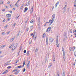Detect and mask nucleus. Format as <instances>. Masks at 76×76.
Here are the masks:
<instances>
[{
    "mask_svg": "<svg viewBox=\"0 0 76 76\" xmlns=\"http://www.w3.org/2000/svg\"><path fill=\"white\" fill-rule=\"evenodd\" d=\"M25 60L23 61V65L22 66V65H20L19 66H17L18 68H22V67H24V66H25Z\"/></svg>",
    "mask_w": 76,
    "mask_h": 76,
    "instance_id": "obj_1",
    "label": "nucleus"
},
{
    "mask_svg": "<svg viewBox=\"0 0 76 76\" xmlns=\"http://www.w3.org/2000/svg\"><path fill=\"white\" fill-rule=\"evenodd\" d=\"M54 19H55V14H53L52 17V20H51L52 21V23H53V22H54Z\"/></svg>",
    "mask_w": 76,
    "mask_h": 76,
    "instance_id": "obj_2",
    "label": "nucleus"
},
{
    "mask_svg": "<svg viewBox=\"0 0 76 76\" xmlns=\"http://www.w3.org/2000/svg\"><path fill=\"white\" fill-rule=\"evenodd\" d=\"M56 45L57 47H59V45H58V38H56Z\"/></svg>",
    "mask_w": 76,
    "mask_h": 76,
    "instance_id": "obj_3",
    "label": "nucleus"
},
{
    "mask_svg": "<svg viewBox=\"0 0 76 76\" xmlns=\"http://www.w3.org/2000/svg\"><path fill=\"white\" fill-rule=\"evenodd\" d=\"M49 41H50L51 43H53V42L54 41V39L52 38H49Z\"/></svg>",
    "mask_w": 76,
    "mask_h": 76,
    "instance_id": "obj_4",
    "label": "nucleus"
},
{
    "mask_svg": "<svg viewBox=\"0 0 76 76\" xmlns=\"http://www.w3.org/2000/svg\"><path fill=\"white\" fill-rule=\"evenodd\" d=\"M30 63V61H29L28 62V63L27 64V67L28 69H29V66H30V64H29Z\"/></svg>",
    "mask_w": 76,
    "mask_h": 76,
    "instance_id": "obj_5",
    "label": "nucleus"
},
{
    "mask_svg": "<svg viewBox=\"0 0 76 76\" xmlns=\"http://www.w3.org/2000/svg\"><path fill=\"white\" fill-rule=\"evenodd\" d=\"M51 28L50 27H49L46 30V32H48L49 31H50V30H51Z\"/></svg>",
    "mask_w": 76,
    "mask_h": 76,
    "instance_id": "obj_6",
    "label": "nucleus"
},
{
    "mask_svg": "<svg viewBox=\"0 0 76 76\" xmlns=\"http://www.w3.org/2000/svg\"><path fill=\"white\" fill-rule=\"evenodd\" d=\"M19 72H20V70H18L17 71H16L14 73V74L15 75H18V74L19 73Z\"/></svg>",
    "mask_w": 76,
    "mask_h": 76,
    "instance_id": "obj_7",
    "label": "nucleus"
},
{
    "mask_svg": "<svg viewBox=\"0 0 76 76\" xmlns=\"http://www.w3.org/2000/svg\"><path fill=\"white\" fill-rule=\"evenodd\" d=\"M12 15L10 14H7L6 15V16L7 17V18H10V17H11Z\"/></svg>",
    "mask_w": 76,
    "mask_h": 76,
    "instance_id": "obj_8",
    "label": "nucleus"
},
{
    "mask_svg": "<svg viewBox=\"0 0 76 76\" xmlns=\"http://www.w3.org/2000/svg\"><path fill=\"white\" fill-rule=\"evenodd\" d=\"M52 58L53 59V60L54 61H55V60H56V59L55 58V56H54V55H53V57H52Z\"/></svg>",
    "mask_w": 76,
    "mask_h": 76,
    "instance_id": "obj_9",
    "label": "nucleus"
},
{
    "mask_svg": "<svg viewBox=\"0 0 76 76\" xmlns=\"http://www.w3.org/2000/svg\"><path fill=\"white\" fill-rule=\"evenodd\" d=\"M38 21L39 22V23H41V19H40V17H38L37 18Z\"/></svg>",
    "mask_w": 76,
    "mask_h": 76,
    "instance_id": "obj_10",
    "label": "nucleus"
},
{
    "mask_svg": "<svg viewBox=\"0 0 76 76\" xmlns=\"http://www.w3.org/2000/svg\"><path fill=\"white\" fill-rule=\"evenodd\" d=\"M28 10V7H26L25 8V10H24V12H26Z\"/></svg>",
    "mask_w": 76,
    "mask_h": 76,
    "instance_id": "obj_11",
    "label": "nucleus"
},
{
    "mask_svg": "<svg viewBox=\"0 0 76 76\" xmlns=\"http://www.w3.org/2000/svg\"><path fill=\"white\" fill-rule=\"evenodd\" d=\"M63 57H66V54L65 53V51H63Z\"/></svg>",
    "mask_w": 76,
    "mask_h": 76,
    "instance_id": "obj_12",
    "label": "nucleus"
},
{
    "mask_svg": "<svg viewBox=\"0 0 76 76\" xmlns=\"http://www.w3.org/2000/svg\"><path fill=\"white\" fill-rule=\"evenodd\" d=\"M20 34V31L18 33V34H17V36L18 37L19 36Z\"/></svg>",
    "mask_w": 76,
    "mask_h": 76,
    "instance_id": "obj_13",
    "label": "nucleus"
},
{
    "mask_svg": "<svg viewBox=\"0 0 76 76\" xmlns=\"http://www.w3.org/2000/svg\"><path fill=\"white\" fill-rule=\"evenodd\" d=\"M46 45H48V37H46Z\"/></svg>",
    "mask_w": 76,
    "mask_h": 76,
    "instance_id": "obj_14",
    "label": "nucleus"
},
{
    "mask_svg": "<svg viewBox=\"0 0 76 76\" xmlns=\"http://www.w3.org/2000/svg\"><path fill=\"white\" fill-rule=\"evenodd\" d=\"M52 22L53 21L51 20H49V23H50V25H52V23H52Z\"/></svg>",
    "mask_w": 76,
    "mask_h": 76,
    "instance_id": "obj_15",
    "label": "nucleus"
},
{
    "mask_svg": "<svg viewBox=\"0 0 76 76\" xmlns=\"http://www.w3.org/2000/svg\"><path fill=\"white\" fill-rule=\"evenodd\" d=\"M15 36L13 37V38H12V39H11V42H12V41H13V40H14V39H15Z\"/></svg>",
    "mask_w": 76,
    "mask_h": 76,
    "instance_id": "obj_16",
    "label": "nucleus"
},
{
    "mask_svg": "<svg viewBox=\"0 0 76 76\" xmlns=\"http://www.w3.org/2000/svg\"><path fill=\"white\" fill-rule=\"evenodd\" d=\"M64 10L63 11V13H64L65 12H66V8L64 7L63 8Z\"/></svg>",
    "mask_w": 76,
    "mask_h": 76,
    "instance_id": "obj_17",
    "label": "nucleus"
},
{
    "mask_svg": "<svg viewBox=\"0 0 76 76\" xmlns=\"http://www.w3.org/2000/svg\"><path fill=\"white\" fill-rule=\"evenodd\" d=\"M75 48L76 47H75L74 46L72 48L73 51H74V50H75Z\"/></svg>",
    "mask_w": 76,
    "mask_h": 76,
    "instance_id": "obj_18",
    "label": "nucleus"
},
{
    "mask_svg": "<svg viewBox=\"0 0 76 76\" xmlns=\"http://www.w3.org/2000/svg\"><path fill=\"white\" fill-rule=\"evenodd\" d=\"M17 70H18V69H14L12 71V73H13V72H16V71H17Z\"/></svg>",
    "mask_w": 76,
    "mask_h": 76,
    "instance_id": "obj_19",
    "label": "nucleus"
},
{
    "mask_svg": "<svg viewBox=\"0 0 76 76\" xmlns=\"http://www.w3.org/2000/svg\"><path fill=\"white\" fill-rule=\"evenodd\" d=\"M34 19H32L30 21V23H34Z\"/></svg>",
    "mask_w": 76,
    "mask_h": 76,
    "instance_id": "obj_20",
    "label": "nucleus"
},
{
    "mask_svg": "<svg viewBox=\"0 0 76 76\" xmlns=\"http://www.w3.org/2000/svg\"><path fill=\"white\" fill-rule=\"evenodd\" d=\"M26 71V69H25V68H23V73L25 72Z\"/></svg>",
    "mask_w": 76,
    "mask_h": 76,
    "instance_id": "obj_21",
    "label": "nucleus"
},
{
    "mask_svg": "<svg viewBox=\"0 0 76 76\" xmlns=\"http://www.w3.org/2000/svg\"><path fill=\"white\" fill-rule=\"evenodd\" d=\"M6 46V45H2L1 47V48H4V47H5Z\"/></svg>",
    "mask_w": 76,
    "mask_h": 76,
    "instance_id": "obj_22",
    "label": "nucleus"
},
{
    "mask_svg": "<svg viewBox=\"0 0 76 76\" xmlns=\"http://www.w3.org/2000/svg\"><path fill=\"white\" fill-rule=\"evenodd\" d=\"M64 39H65L64 38H67V35L64 36Z\"/></svg>",
    "mask_w": 76,
    "mask_h": 76,
    "instance_id": "obj_23",
    "label": "nucleus"
},
{
    "mask_svg": "<svg viewBox=\"0 0 76 76\" xmlns=\"http://www.w3.org/2000/svg\"><path fill=\"white\" fill-rule=\"evenodd\" d=\"M33 11H34V10H31L30 14H32V13H33Z\"/></svg>",
    "mask_w": 76,
    "mask_h": 76,
    "instance_id": "obj_24",
    "label": "nucleus"
},
{
    "mask_svg": "<svg viewBox=\"0 0 76 76\" xmlns=\"http://www.w3.org/2000/svg\"><path fill=\"white\" fill-rule=\"evenodd\" d=\"M19 17V15H17L16 17V19H18V18Z\"/></svg>",
    "mask_w": 76,
    "mask_h": 76,
    "instance_id": "obj_25",
    "label": "nucleus"
},
{
    "mask_svg": "<svg viewBox=\"0 0 76 76\" xmlns=\"http://www.w3.org/2000/svg\"><path fill=\"white\" fill-rule=\"evenodd\" d=\"M69 50H70V51H72V48L71 47H70L69 48Z\"/></svg>",
    "mask_w": 76,
    "mask_h": 76,
    "instance_id": "obj_26",
    "label": "nucleus"
},
{
    "mask_svg": "<svg viewBox=\"0 0 76 76\" xmlns=\"http://www.w3.org/2000/svg\"><path fill=\"white\" fill-rule=\"evenodd\" d=\"M30 29H33V26H32L30 27Z\"/></svg>",
    "mask_w": 76,
    "mask_h": 76,
    "instance_id": "obj_27",
    "label": "nucleus"
},
{
    "mask_svg": "<svg viewBox=\"0 0 76 76\" xmlns=\"http://www.w3.org/2000/svg\"><path fill=\"white\" fill-rule=\"evenodd\" d=\"M27 56H29V51L27 52Z\"/></svg>",
    "mask_w": 76,
    "mask_h": 76,
    "instance_id": "obj_28",
    "label": "nucleus"
},
{
    "mask_svg": "<svg viewBox=\"0 0 76 76\" xmlns=\"http://www.w3.org/2000/svg\"><path fill=\"white\" fill-rule=\"evenodd\" d=\"M62 50L63 52L65 51L64 50V48L63 47H62Z\"/></svg>",
    "mask_w": 76,
    "mask_h": 76,
    "instance_id": "obj_29",
    "label": "nucleus"
},
{
    "mask_svg": "<svg viewBox=\"0 0 76 76\" xmlns=\"http://www.w3.org/2000/svg\"><path fill=\"white\" fill-rule=\"evenodd\" d=\"M4 72L6 74L7 73V72H8V71L7 70H6L5 71H4Z\"/></svg>",
    "mask_w": 76,
    "mask_h": 76,
    "instance_id": "obj_30",
    "label": "nucleus"
},
{
    "mask_svg": "<svg viewBox=\"0 0 76 76\" xmlns=\"http://www.w3.org/2000/svg\"><path fill=\"white\" fill-rule=\"evenodd\" d=\"M20 50H22V46H20Z\"/></svg>",
    "mask_w": 76,
    "mask_h": 76,
    "instance_id": "obj_31",
    "label": "nucleus"
},
{
    "mask_svg": "<svg viewBox=\"0 0 76 76\" xmlns=\"http://www.w3.org/2000/svg\"><path fill=\"white\" fill-rule=\"evenodd\" d=\"M28 19H27L26 20L25 22V23H27V22H28Z\"/></svg>",
    "mask_w": 76,
    "mask_h": 76,
    "instance_id": "obj_32",
    "label": "nucleus"
},
{
    "mask_svg": "<svg viewBox=\"0 0 76 76\" xmlns=\"http://www.w3.org/2000/svg\"><path fill=\"white\" fill-rule=\"evenodd\" d=\"M75 33H76V30L75 29H74L73 30V33H75Z\"/></svg>",
    "mask_w": 76,
    "mask_h": 76,
    "instance_id": "obj_33",
    "label": "nucleus"
},
{
    "mask_svg": "<svg viewBox=\"0 0 76 76\" xmlns=\"http://www.w3.org/2000/svg\"><path fill=\"white\" fill-rule=\"evenodd\" d=\"M43 35V38H44V37H45V33H44Z\"/></svg>",
    "mask_w": 76,
    "mask_h": 76,
    "instance_id": "obj_34",
    "label": "nucleus"
},
{
    "mask_svg": "<svg viewBox=\"0 0 76 76\" xmlns=\"http://www.w3.org/2000/svg\"><path fill=\"white\" fill-rule=\"evenodd\" d=\"M64 76V71H63V76Z\"/></svg>",
    "mask_w": 76,
    "mask_h": 76,
    "instance_id": "obj_35",
    "label": "nucleus"
},
{
    "mask_svg": "<svg viewBox=\"0 0 76 76\" xmlns=\"http://www.w3.org/2000/svg\"><path fill=\"white\" fill-rule=\"evenodd\" d=\"M15 50V47H13L12 49V50L13 51V50Z\"/></svg>",
    "mask_w": 76,
    "mask_h": 76,
    "instance_id": "obj_36",
    "label": "nucleus"
},
{
    "mask_svg": "<svg viewBox=\"0 0 76 76\" xmlns=\"http://www.w3.org/2000/svg\"><path fill=\"white\" fill-rule=\"evenodd\" d=\"M74 54L75 56L76 57V52H75L74 53Z\"/></svg>",
    "mask_w": 76,
    "mask_h": 76,
    "instance_id": "obj_37",
    "label": "nucleus"
},
{
    "mask_svg": "<svg viewBox=\"0 0 76 76\" xmlns=\"http://www.w3.org/2000/svg\"><path fill=\"white\" fill-rule=\"evenodd\" d=\"M51 66H52V65H51L49 66H48V69L50 68L51 67Z\"/></svg>",
    "mask_w": 76,
    "mask_h": 76,
    "instance_id": "obj_38",
    "label": "nucleus"
},
{
    "mask_svg": "<svg viewBox=\"0 0 76 76\" xmlns=\"http://www.w3.org/2000/svg\"><path fill=\"white\" fill-rule=\"evenodd\" d=\"M32 42V40L31 41V40H29V44H31V42Z\"/></svg>",
    "mask_w": 76,
    "mask_h": 76,
    "instance_id": "obj_39",
    "label": "nucleus"
},
{
    "mask_svg": "<svg viewBox=\"0 0 76 76\" xmlns=\"http://www.w3.org/2000/svg\"><path fill=\"white\" fill-rule=\"evenodd\" d=\"M23 53H24V54H25V53H26V50H25L24 51H23Z\"/></svg>",
    "mask_w": 76,
    "mask_h": 76,
    "instance_id": "obj_40",
    "label": "nucleus"
},
{
    "mask_svg": "<svg viewBox=\"0 0 76 76\" xmlns=\"http://www.w3.org/2000/svg\"><path fill=\"white\" fill-rule=\"evenodd\" d=\"M64 58V61H65L66 60V57H63Z\"/></svg>",
    "mask_w": 76,
    "mask_h": 76,
    "instance_id": "obj_41",
    "label": "nucleus"
},
{
    "mask_svg": "<svg viewBox=\"0 0 76 76\" xmlns=\"http://www.w3.org/2000/svg\"><path fill=\"white\" fill-rule=\"evenodd\" d=\"M60 74V71H57V74Z\"/></svg>",
    "mask_w": 76,
    "mask_h": 76,
    "instance_id": "obj_42",
    "label": "nucleus"
},
{
    "mask_svg": "<svg viewBox=\"0 0 76 76\" xmlns=\"http://www.w3.org/2000/svg\"><path fill=\"white\" fill-rule=\"evenodd\" d=\"M37 51H38V48H37L35 50V52H37Z\"/></svg>",
    "mask_w": 76,
    "mask_h": 76,
    "instance_id": "obj_43",
    "label": "nucleus"
},
{
    "mask_svg": "<svg viewBox=\"0 0 76 76\" xmlns=\"http://www.w3.org/2000/svg\"><path fill=\"white\" fill-rule=\"evenodd\" d=\"M72 31H73L72 30V29H71L70 31V32L71 34L72 33Z\"/></svg>",
    "mask_w": 76,
    "mask_h": 76,
    "instance_id": "obj_44",
    "label": "nucleus"
},
{
    "mask_svg": "<svg viewBox=\"0 0 76 76\" xmlns=\"http://www.w3.org/2000/svg\"><path fill=\"white\" fill-rule=\"evenodd\" d=\"M74 4L76 5V0H75L74 2Z\"/></svg>",
    "mask_w": 76,
    "mask_h": 76,
    "instance_id": "obj_45",
    "label": "nucleus"
},
{
    "mask_svg": "<svg viewBox=\"0 0 76 76\" xmlns=\"http://www.w3.org/2000/svg\"><path fill=\"white\" fill-rule=\"evenodd\" d=\"M9 12H10V13H12V11L11 10L9 11Z\"/></svg>",
    "mask_w": 76,
    "mask_h": 76,
    "instance_id": "obj_46",
    "label": "nucleus"
},
{
    "mask_svg": "<svg viewBox=\"0 0 76 76\" xmlns=\"http://www.w3.org/2000/svg\"><path fill=\"white\" fill-rule=\"evenodd\" d=\"M7 68H8V69L9 68V69H10L11 68V66H9L8 67H7Z\"/></svg>",
    "mask_w": 76,
    "mask_h": 76,
    "instance_id": "obj_47",
    "label": "nucleus"
},
{
    "mask_svg": "<svg viewBox=\"0 0 76 76\" xmlns=\"http://www.w3.org/2000/svg\"><path fill=\"white\" fill-rule=\"evenodd\" d=\"M5 10H6L5 9H3V10H2V12H4V11H5Z\"/></svg>",
    "mask_w": 76,
    "mask_h": 76,
    "instance_id": "obj_48",
    "label": "nucleus"
},
{
    "mask_svg": "<svg viewBox=\"0 0 76 76\" xmlns=\"http://www.w3.org/2000/svg\"><path fill=\"white\" fill-rule=\"evenodd\" d=\"M65 35H67V34H66V32H65L64 34V36Z\"/></svg>",
    "mask_w": 76,
    "mask_h": 76,
    "instance_id": "obj_49",
    "label": "nucleus"
},
{
    "mask_svg": "<svg viewBox=\"0 0 76 76\" xmlns=\"http://www.w3.org/2000/svg\"><path fill=\"white\" fill-rule=\"evenodd\" d=\"M58 3H59V1H58L56 4L57 5L58 4Z\"/></svg>",
    "mask_w": 76,
    "mask_h": 76,
    "instance_id": "obj_50",
    "label": "nucleus"
},
{
    "mask_svg": "<svg viewBox=\"0 0 76 76\" xmlns=\"http://www.w3.org/2000/svg\"><path fill=\"white\" fill-rule=\"evenodd\" d=\"M4 74H5V72H4L2 73L1 75H4Z\"/></svg>",
    "mask_w": 76,
    "mask_h": 76,
    "instance_id": "obj_51",
    "label": "nucleus"
},
{
    "mask_svg": "<svg viewBox=\"0 0 76 76\" xmlns=\"http://www.w3.org/2000/svg\"><path fill=\"white\" fill-rule=\"evenodd\" d=\"M57 4H55V7H57Z\"/></svg>",
    "mask_w": 76,
    "mask_h": 76,
    "instance_id": "obj_52",
    "label": "nucleus"
},
{
    "mask_svg": "<svg viewBox=\"0 0 76 76\" xmlns=\"http://www.w3.org/2000/svg\"><path fill=\"white\" fill-rule=\"evenodd\" d=\"M10 19H11V18H8L7 19V21H9L10 20Z\"/></svg>",
    "mask_w": 76,
    "mask_h": 76,
    "instance_id": "obj_53",
    "label": "nucleus"
},
{
    "mask_svg": "<svg viewBox=\"0 0 76 76\" xmlns=\"http://www.w3.org/2000/svg\"><path fill=\"white\" fill-rule=\"evenodd\" d=\"M7 64H7V63H6L4 64V66H6V65H7Z\"/></svg>",
    "mask_w": 76,
    "mask_h": 76,
    "instance_id": "obj_54",
    "label": "nucleus"
},
{
    "mask_svg": "<svg viewBox=\"0 0 76 76\" xmlns=\"http://www.w3.org/2000/svg\"><path fill=\"white\" fill-rule=\"evenodd\" d=\"M31 10H34V8L32 7L31 9Z\"/></svg>",
    "mask_w": 76,
    "mask_h": 76,
    "instance_id": "obj_55",
    "label": "nucleus"
},
{
    "mask_svg": "<svg viewBox=\"0 0 76 76\" xmlns=\"http://www.w3.org/2000/svg\"><path fill=\"white\" fill-rule=\"evenodd\" d=\"M15 25H16V23H14L13 26H15Z\"/></svg>",
    "mask_w": 76,
    "mask_h": 76,
    "instance_id": "obj_56",
    "label": "nucleus"
},
{
    "mask_svg": "<svg viewBox=\"0 0 76 76\" xmlns=\"http://www.w3.org/2000/svg\"><path fill=\"white\" fill-rule=\"evenodd\" d=\"M5 7H6V8H7V9H8V8L9 7V6H6V7L5 6Z\"/></svg>",
    "mask_w": 76,
    "mask_h": 76,
    "instance_id": "obj_57",
    "label": "nucleus"
},
{
    "mask_svg": "<svg viewBox=\"0 0 76 76\" xmlns=\"http://www.w3.org/2000/svg\"><path fill=\"white\" fill-rule=\"evenodd\" d=\"M75 64H76V62H74L73 64V66H75Z\"/></svg>",
    "mask_w": 76,
    "mask_h": 76,
    "instance_id": "obj_58",
    "label": "nucleus"
},
{
    "mask_svg": "<svg viewBox=\"0 0 76 76\" xmlns=\"http://www.w3.org/2000/svg\"><path fill=\"white\" fill-rule=\"evenodd\" d=\"M8 26L7 25L5 27H4V28H7Z\"/></svg>",
    "mask_w": 76,
    "mask_h": 76,
    "instance_id": "obj_59",
    "label": "nucleus"
},
{
    "mask_svg": "<svg viewBox=\"0 0 76 76\" xmlns=\"http://www.w3.org/2000/svg\"><path fill=\"white\" fill-rule=\"evenodd\" d=\"M28 29H29V28H27L26 31H28Z\"/></svg>",
    "mask_w": 76,
    "mask_h": 76,
    "instance_id": "obj_60",
    "label": "nucleus"
},
{
    "mask_svg": "<svg viewBox=\"0 0 76 76\" xmlns=\"http://www.w3.org/2000/svg\"><path fill=\"white\" fill-rule=\"evenodd\" d=\"M10 1H8L7 3V4H10Z\"/></svg>",
    "mask_w": 76,
    "mask_h": 76,
    "instance_id": "obj_61",
    "label": "nucleus"
},
{
    "mask_svg": "<svg viewBox=\"0 0 76 76\" xmlns=\"http://www.w3.org/2000/svg\"><path fill=\"white\" fill-rule=\"evenodd\" d=\"M5 21H6V19H4V20H3V21L4 22Z\"/></svg>",
    "mask_w": 76,
    "mask_h": 76,
    "instance_id": "obj_62",
    "label": "nucleus"
},
{
    "mask_svg": "<svg viewBox=\"0 0 76 76\" xmlns=\"http://www.w3.org/2000/svg\"><path fill=\"white\" fill-rule=\"evenodd\" d=\"M12 10H15V8H13L12 9Z\"/></svg>",
    "mask_w": 76,
    "mask_h": 76,
    "instance_id": "obj_63",
    "label": "nucleus"
},
{
    "mask_svg": "<svg viewBox=\"0 0 76 76\" xmlns=\"http://www.w3.org/2000/svg\"><path fill=\"white\" fill-rule=\"evenodd\" d=\"M74 7H75V9L76 8V5H75L74 4Z\"/></svg>",
    "mask_w": 76,
    "mask_h": 76,
    "instance_id": "obj_64",
    "label": "nucleus"
}]
</instances>
